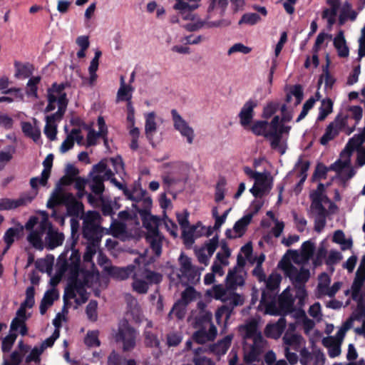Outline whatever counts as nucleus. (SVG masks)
<instances>
[{
    "instance_id": "1",
    "label": "nucleus",
    "mask_w": 365,
    "mask_h": 365,
    "mask_svg": "<svg viewBox=\"0 0 365 365\" xmlns=\"http://www.w3.org/2000/svg\"><path fill=\"white\" fill-rule=\"evenodd\" d=\"M303 97V93L300 87H294L287 95L286 106H282V112L283 116L279 118L274 116L268 123L266 120H257L248 128L253 133L257 135H262L269 141L271 148L281 155H283L287 148V139L291 126L287 122L292 118L290 112L287 113V110L299 105Z\"/></svg>"
},
{
    "instance_id": "2",
    "label": "nucleus",
    "mask_w": 365,
    "mask_h": 365,
    "mask_svg": "<svg viewBox=\"0 0 365 365\" xmlns=\"http://www.w3.org/2000/svg\"><path fill=\"white\" fill-rule=\"evenodd\" d=\"M80 254L77 250L71 252L69 261L66 260L65 255H61L57 262L58 270L56 274L51 277L50 284L54 287L61 280L62 276L66 272L70 273V284L66 290L64 299L66 301L73 299L77 304H81L88 299V293L86 287L93 286L98 279V274L94 272L86 274L78 270Z\"/></svg>"
},
{
    "instance_id": "3",
    "label": "nucleus",
    "mask_w": 365,
    "mask_h": 365,
    "mask_svg": "<svg viewBox=\"0 0 365 365\" xmlns=\"http://www.w3.org/2000/svg\"><path fill=\"white\" fill-rule=\"evenodd\" d=\"M314 245L310 241L304 242L301 247V253L296 250L288 251L279 262L278 267L295 284H304L310 277L308 269L304 264L308 262L313 255Z\"/></svg>"
},
{
    "instance_id": "4",
    "label": "nucleus",
    "mask_w": 365,
    "mask_h": 365,
    "mask_svg": "<svg viewBox=\"0 0 365 365\" xmlns=\"http://www.w3.org/2000/svg\"><path fill=\"white\" fill-rule=\"evenodd\" d=\"M365 141V127L359 135H354L349 140L344 150L341 153L337 161L331 165V169L334 170L342 180L351 178L356 173L351 166V155L354 150H357L356 164L359 167L365 165V150L359 147Z\"/></svg>"
},
{
    "instance_id": "5",
    "label": "nucleus",
    "mask_w": 365,
    "mask_h": 365,
    "mask_svg": "<svg viewBox=\"0 0 365 365\" xmlns=\"http://www.w3.org/2000/svg\"><path fill=\"white\" fill-rule=\"evenodd\" d=\"M68 104L66 94L64 92L63 85L53 84L48 91V105L46 112L57 110L51 115L46 118L44 133L51 140H53L56 136V120L63 115Z\"/></svg>"
},
{
    "instance_id": "6",
    "label": "nucleus",
    "mask_w": 365,
    "mask_h": 365,
    "mask_svg": "<svg viewBox=\"0 0 365 365\" xmlns=\"http://www.w3.org/2000/svg\"><path fill=\"white\" fill-rule=\"evenodd\" d=\"M240 331L246 339V344L250 345L249 349L245 348V360L248 363L258 361L265 346V341L257 331L256 322L253 320L242 326Z\"/></svg>"
},
{
    "instance_id": "7",
    "label": "nucleus",
    "mask_w": 365,
    "mask_h": 365,
    "mask_svg": "<svg viewBox=\"0 0 365 365\" xmlns=\"http://www.w3.org/2000/svg\"><path fill=\"white\" fill-rule=\"evenodd\" d=\"M113 175L114 173L112 170L106 168L104 161H101L100 163L95 165L91 173V180L90 182V187L92 191L97 195L101 194L104 190L103 181L110 180L115 186L120 190H123L124 194L128 199L135 200L136 197L134 196L133 193H131L128 189L124 188L122 184L113 178Z\"/></svg>"
},
{
    "instance_id": "8",
    "label": "nucleus",
    "mask_w": 365,
    "mask_h": 365,
    "mask_svg": "<svg viewBox=\"0 0 365 365\" xmlns=\"http://www.w3.org/2000/svg\"><path fill=\"white\" fill-rule=\"evenodd\" d=\"M179 268H175L170 274V277L175 284L195 283L200 281L201 270L193 266L191 259L181 253L178 258Z\"/></svg>"
},
{
    "instance_id": "9",
    "label": "nucleus",
    "mask_w": 365,
    "mask_h": 365,
    "mask_svg": "<svg viewBox=\"0 0 365 365\" xmlns=\"http://www.w3.org/2000/svg\"><path fill=\"white\" fill-rule=\"evenodd\" d=\"M293 301L294 299L289 288H287L279 296L278 302L276 301L274 294L267 297L266 293L264 292L259 305V309L264 312V314L278 315L282 312L289 310Z\"/></svg>"
},
{
    "instance_id": "10",
    "label": "nucleus",
    "mask_w": 365,
    "mask_h": 365,
    "mask_svg": "<svg viewBox=\"0 0 365 365\" xmlns=\"http://www.w3.org/2000/svg\"><path fill=\"white\" fill-rule=\"evenodd\" d=\"M324 185L319 184L317 190L311 193L310 197L312 200V211L315 215V230L321 232L326 224L327 208L329 206L330 202L324 195Z\"/></svg>"
},
{
    "instance_id": "11",
    "label": "nucleus",
    "mask_w": 365,
    "mask_h": 365,
    "mask_svg": "<svg viewBox=\"0 0 365 365\" xmlns=\"http://www.w3.org/2000/svg\"><path fill=\"white\" fill-rule=\"evenodd\" d=\"M41 214L42 219L39 223L38 217H31L25 225L26 230L30 231L27 236L29 242L38 250L43 249L42 237L45 230L50 225L47 214L45 212H41Z\"/></svg>"
},
{
    "instance_id": "12",
    "label": "nucleus",
    "mask_w": 365,
    "mask_h": 365,
    "mask_svg": "<svg viewBox=\"0 0 365 365\" xmlns=\"http://www.w3.org/2000/svg\"><path fill=\"white\" fill-rule=\"evenodd\" d=\"M356 317L351 316L339 328L335 336L324 337L322 339V344L327 349L328 354L331 358H335L341 354V344L346 334L352 326Z\"/></svg>"
},
{
    "instance_id": "13",
    "label": "nucleus",
    "mask_w": 365,
    "mask_h": 365,
    "mask_svg": "<svg viewBox=\"0 0 365 365\" xmlns=\"http://www.w3.org/2000/svg\"><path fill=\"white\" fill-rule=\"evenodd\" d=\"M60 204L66 205L70 215H78L82 210V204L73 195L65 192L60 187H57L48 200L47 207L52 208Z\"/></svg>"
},
{
    "instance_id": "14",
    "label": "nucleus",
    "mask_w": 365,
    "mask_h": 365,
    "mask_svg": "<svg viewBox=\"0 0 365 365\" xmlns=\"http://www.w3.org/2000/svg\"><path fill=\"white\" fill-rule=\"evenodd\" d=\"M231 289L228 287L225 289L222 285H215L207 290L206 295L225 303V306L229 307L232 312L235 307L241 306L244 303L245 298Z\"/></svg>"
},
{
    "instance_id": "15",
    "label": "nucleus",
    "mask_w": 365,
    "mask_h": 365,
    "mask_svg": "<svg viewBox=\"0 0 365 365\" xmlns=\"http://www.w3.org/2000/svg\"><path fill=\"white\" fill-rule=\"evenodd\" d=\"M114 338L116 342L122 345L124 351H131L136 345L138 332L128 324L127 321H122L119 324Z\"/></svg>"
},
{
    "instance_id": "16",
    "label": "nucleus",
    "mask_w": 365,
    "mask_h": 365,
    "mask_svg": "<svg viewBox=\"0 0 365 365\" xmlns=\"http://www.w3.org/2000/svg\"><path fill=\"white\" fill-rule=\"evenodd\" d=\"M161 279L160 274L151 271L145 270L141 273L137 272L133 277V287L135 292L144 294L148 291L149 284L158 283Z\"/></svg>"
},
{
    "instance_id": "17",
    "label": "nucleus",
    "mask_w": 365,
    "mask_h": 365,
    "mask_svg": "<svg viewBox=\"0 0 365 365\" xmlns=\"http://www.w3.org/2000/svg\"><path fill=\"white\" fill-rule=\"evenodd\" d=\"M100 215L97 212H88L83 218V236L88 240H96L100 230Z\"/></svg>"
},
{
    "instance_id": "18",
    "label": "nucleus",
    "mask_w": 365,
    "mask_h": 365,
    "mask_svg": "<svg viewBox=\"0 0 365 365\" xmlns=\"http://www.w3.org/2000/svg\"><path fill=\"white\" fill-rule=\"evenodd\" d=\"M171 115L175 129L188 144H192L195 137L194 129L175 110L171 111Z\"/></svg>"
},
{
    "instance_id": "19",
    "label": "nucleus",
    "mask_w": 365,
    "mask_h": 365,
    "mask_svg": "<svg viewBox=\"0 0 365 365\" xmlns=\"http://www.w3.org/2000/svg\"><path fill=\"white\" fill-rule=\"evenodd\" d=\"M254 180L255 183L250 189V192L255 197L268 194L272 187L273 179L269 173H261Z\"/></svg>"
},
{
    "instance_id": "20",
    "label": "nucleus",
    "mask_w": 365,
    "mask_h": 365,
    "mask_svg": "<svg viewBox=\"0 0 365 365\" xmlns=\"http://www.w3.org/2000/svg\"><path fill=\"white\" fill-rule=\"evenodd\" d=\"M218 245L217 237L210 239L207 243L200 247H196L195 255L198 261L205 265H207L210 257L215 252Z\"/></svg>"
},
{
    "instance_id": "21",
    "label": "nucleus",
    "mask_w": 365,
    "mask_h": 365,
    "mask_svg": "<svg viewBox=\"0 0 365 365\" xmlns=\"http://www.w3.org/2000/svg\"><path fill=\"white\" fill-rule=\"evenodd\" d=\"M330 282L331 278L327 274L322 273L319 275L317 286V294L319 296L327 295L333 297L341 287V282H335L330 287Z\"/></svg>"
},
{
    "instance_id": "22",
    "label": "nucleus",
    "mask_w": 365,
    "mask_h": 365,
    "mask_svg": "<svg viewBox=\"0 0 365 365\" xmlns=\"http://www.w3.org/2000/svg\"><path fill=\"white\" fill-rule=\"evenodd\" d=\"M163 240V237L158 235H156L152 240H150V250H146L142 255L140 256L139 258L135 259V262L138 264L150 263L154 259V257L150 256V252H153L155 257H159L161 254V246Z\"/></svg>"
},
{
    "instance_id": "23",
    "label": "nucleus",
    "mask_w": 365,
    "mask_h": 365,
    "mask_svg": "<svg viewBox=\"0 0 365 365\" xmlns=\"http://www.w3.org/2000/svg\"><path fill=\"white\" fill-rule=\"evenodd\" d=\"M230 255V249L225 245H223L221 250L217 254L216 259L212 266V271L215 274L220 277L224 274V268L229 264L228 258Z\"/></svg>"
},
{
    "instance_id": "24",
    "label": "nucleus",
    "mask_w": 365,
    "mask_h": 365,
    "mask_svg": "<svg viewBox=\"0 0 365 365\" xmlns=\"http://www.w3.org/2000/svg\"><path fill=\"white\" fill-rule=\"evenodd\" d=\"M243 267L237 264L233 269L228 272L226 277V284L228 288L236 289L244 284L246 272Z\"/></svg>"
},
{
    "instance_id": "25",
    "label": "nucleus",
    "mask_w": 365,
    "mask_h": 365,
    "mask_svg": "<svg viewBox=\"0 0 365 365\" xmlns=\"http://www.w3.org/2000/svg\"><path fill=\"white\" fill-rule=\"evenodd\" d=\"M252 218V214H247L237 220L231 229L226 230V236L229 238H237L242 237L250 223Z\"/></svg>"
},
{
    "instance_id": "26",
    "label": "nucleus",
    "mask_w": 365,
    "mask_h": 365,
    "mask_svg": "<svg viewBox=\"0 0 365 365\" xmlns=\"http://www.w3.org/2000/svg\"><path fill=\"white\" fill-rule=\"evenodd\" d=\"M53 156L49 154L43 162V170L40 177L33 178L31 181L32 188L36 189L38 185L45 186L50 176L51 169L53 164Z\"/></svg>"
},
{
    "instance_id": "27",
    "label": "nucleus",
    "mask_w": 365,
    "mask_h": 365,
    "mask_svg": "<svg viewBox=\"0 0 365 365\" xmlns=\"http://www.w3.org/2000/svg\"><path fill=\"white\" fill-rule=\"evenodd\" d=\"M256 106L257 104L255 101H248L244 104L240 112V122L246 129H248V128L252 124V120L254 117V108Z\"/></svg>"
},
{
    "instance_id": "28",
    "label": "nucleus",
    "mask_w": 365,
    "mask_h": 365,
    "mask_svg": "<svg viewBox=\"0 0 365 365\" xmlns=\"http://www.w3.org/2000/svg\"><path fill=\"white\" fill-rule=\"evenodd\" d=\"M297 324L303 327L304 332L309 336L310 341L312 344L320 338V332L314 329V322L308 319L304 313L300 314V317L297 319Z\"/></svg>"
},
{
    "instance_id": "29",
    "label": "nucleus",
    "mask_w": 365,
    "mask_h": 365,
    "mask_svg": "<svg viewBox=\"0 0 365 365\" xmlns=\"http://www.w3.org/2000/svg\"><path fill=\"white\" fill-rule=\"evenodd\" d=\"M173 9L178 11L181 16L197 9L201 0H174Z\"/></svg>"
},
{
    "instance_id": "30",
    "label": "nucleus",
    "mask_w": 365,
    "mask_h": 365,
    "mask_svg": "<svg viewBox=\"0 0 365 365\" xmlns=\"http://www.w3.org/2000/svg\"><path fill=\"white\" fill-rule=\"evenodd\" d=\"M88 202L93 206H101L103 213L105 215H110L114 210H116L119 208V206L116 202H109L106 200L102 197H100V199L97 200L92 195L89 194L88 195Z\"/></svg>"
},
{
    "instance_id": "31",
    "label": "nucleus",
    "mask_w": 365,
    "mask_h": 365,
    "mask_svg": "<svg viewBox=\"0 0 365 365\" xmlns=\"http://www.w3.org/2000/svg\"><path fill=\"white\" fill-rule=\"evenodd\" d=\"M91 242L87 245L86 247V251L83 256V260L85 262L88 263V267L90 268V270L86 271L83 269H81V270L83 271L86 274L91 273L94 272L98 274V279H99V274L95 271L94 269V265L91 263V259L93 257V255L96 253L98 248V243L96 240H90ZM78 270L80 271V269L78 268ZM98 280V279H97ZM93 283V285L97 282Z\"/></svg>"
},
{
    "instance_id": "32",
    "label": "nucleus",
    "mask_w": 365,
    "mask_h": 365,
    "mask_svg": "<svg viewBox=\"0 0 365 365\" xmlns=\"http://www.w3.org/2000/svg\"><path fill=\"white\" fill-rule=\"evenodd\" d=\"M331 39L338 56L341 58L347 57L349 54V49L346 43L344 31L340 30Z\"/></svg>"
},
{
    "instance_id": "33",
    "label": "nucleus",
    "mask_w": 365,
    "mask_h": 365,
    "mask_svg": "<svg viewBox=\"0 0 365 365\" xmlns=\"http://www.w3.org/2000/svg\"><path fill=\"white\" fill-rule=\"evenodd\" d=\"M187 22L184 26L190 31H197L205 27V21L192 11L182 16Z\"/></svg>"
},
{
    "instance_id": "34",
    "label": "nucleus",
    "mask_w": 365,
    "mask_h": 365,
    "mask_svg": "<svg viewBox=\"0 0 365 365\" xmlns=\"http://www.w3.org/2000/svg\"><path fill=\"white\" fill-rule=\"evenodd\" d=\"M336 126L341 131H344L349 134L353 130L356 125L355 123L346 115L344 112L339 113L334 120Z\"/></svg>"
},
{
    "instance_id": "35",
    "label": "nucleus",
    "mask_w": 365,
    "mask_h": 365,
    "mask_svg": "<svg viewBox=\"0 0 365 365\" xmlns=\"http://www.w3.org/2000/svg\"><path fill=\"white\" fill-rule=\"evenodd\" d=\"M327 4L329 8L324 10L322 18L327 20L328 24L331 26L336 21L340 3L339 0H327Z\"/></svg>"
},
{
    "instance_id": "36",
    "label": "nucleus",
    "mask_w": 365,
    "mask_h": 365,
    "mask_svg": "<svg viewBox=\"0 0 365 365\" xmlns=\"http://www.w3.org/2000/svg\"><path fill=\"white\" fill-rule=\"evenodd\" d=\"M83 135H81L80 131L77 129L73 130L71 133L67 136L66 140L62 143L60 147V151L62 153L67 152L74 145V142L78 144L83 143Z\"/></svg>"
},
{
    "instance_id": "37",
    "label": "nucleus",
    "mask_w": 365,
    "mask_h": 365,
    "mask_svg": "<svg viewBox=\"0 0 365 365\" xmlns=\"http://www.w3.org/2000/svg\"><path fill=\"white\" fill-rule=\"evenodd\" d=\"M48 230L46 237L48 247L50 249H53L60 246L64 240V236L62 233L58 232L52 229L51 225L48 227Z\"/></svg>"
},
{
    "instance_id": "38",
    "label": "nucleus",
    "mask_w": 365,
    "mask_h": 365,
    "mask_svg": "<svg viewBox=\"0 0 365 365\" xmlns=\"http://www.w3.org/2000/svg\"><path fill=\"white\" fill-rule=\"evenodd\" d=\"M281 279H282V277L280 276V274L275 273V272L272 273L269 276L267 281L265 282L266 290L262 292V294L264 292H265L267 297H269V296L273 295V294H274V296H275V293L277 291V289L279 287Z\"/></svg>"
},
{
    "instance_id": "39",
    "label": "nucleus",
    "mask_w": 365,
    "mask_h": 365,
    "mask_svg": "<svg viewBox=\"0 0 365 365\" xmlns=\"http://www.w3.org/2000/svg\"><path fill=\"white\" fill-rule=\"evenodd\" d=\"M145 131L147 137L151 138L157 131V115L154 112L145 114Z\"/></svg>"
},
{
    "instance_id": "40",
    "label": "nucleus",
    "mask_w": 365,
    "mask_h": 365,
    "mask_svg": "<svg viewBox=\"0 0 365 365\" xmlns=\"http://www.w3.org/2000/svg\"><path fill=\"white\" fill-rule=\"evenodd\" d=\"M58 297V292L54 287H51L45 293L40 307L41 314L46 312L48 307L52 305L53 302L57 299Z\"/></svg>"
},
{
    "instance_id": "41",
    "label": "nucleus",
    "mask_w": 365,
    "mask_h": 365,
    "mask_svg": "<svg viewBox=\"0 0 365 365\" xmlns=\"http://www.w3.org/2000/svg\"><path fill=\"white\" fill-rule=\"evenodd\" d=\"M192 166L185 162H178L173 164V173L178 175V180L185 181L191 173Z\"/></svg>"
},
{
    "instance_id": "42",
    "label": "nucleus",
    "mask_w": 365,
    "mask_h": 365,
    "mask_svg": "<svg viewBox=\"0 0 365 365\" xmlns=\"http://www.w3.org/2000/svg\"><path fill=\"white\" fill-rule=\"evenodd\" d=\"M285 320L280 318L276 324H268L265 329L266 335L274 339L279 338L285 327Z\"/></svg>"
},
{
    "instance_id": "43",
    "label": "nucleus",
    "mask_w": 365,
    "mask_h": 365,
    "mask_svg": "<svg viewBox=\"0 0 365 365\" xmlns=\"http://www.w3.org/2000/svg\"><path fill=\"white\" fill-rule=\"evenodd\" d=\"M133 93V88L130 85H126L124 82V78H120V86L118 91L116 101L130 102Z\"/></svg>"
},
{
    "instance_id": "44",
    "label": "nucleus",
    "mask_w": 365,
    "mask_h": 365,
    "mask_svg": "<svg viewBox=\"0 0 365 365\" xmlns=\"http://www.w3.org/2000/svg\"><path fill=\"white\" fill-rule=\"evenodd\" d=\"M325 357L320 351H314L312 354L304 356L301 359L303 365H324Z\"/></svg>"
},
{
    "instance_id": "45",
    "label": "nucleus",
    "mask_w": 365,
    "mask_h": 365,
    "mask_svg": "<svg viewBox=\"0 0 365 365\" xmlns=\"http://www.w3.org/2000/svg\"><path fill=\"white\" fill-rule=\"evenodd\" d=\"M283 339L287 346L295 350H298L304 346L303 338L297 334L286 333Z\"/></svg>"
},
{
    "instance_id": "46",
    "label": "nucleus",
    "mask_w": 365,
    "mask_h": 365,
    "mask_svg": "<svg viewBox=\"0 0 365 365\" xmlns=\"http://www.w3.org/2000/svg\"><path fill=\"white\" fill-rule=\"evenodd\" d=\"M217 333V329L214 326H210L209 332L205 330L201 329L195 332L194 334V339L198 344H204L207 341L212 340Z\"/></svg>"
},
{
    "instance_id": "47",
    "label": "nucleus",
    "mask_w": 365,
    "mask_h": 365,
    "mask_svg": "<svg viewBox=\"0 0 365 365\" xmlns=\"http://www.w3.org/2000/svg\"><path fill=\"white\" fill-rule=\"evenodd\" d=\"M22 130L26 135L31 137L35 142L38 141L41 136V131L36 121H34V124L23 123Z\"/></svg>"
},
{
    "instance_id": "48",
    "label": "nucleus",
    "mask_w": 365,
    "mask_h": 365,
    "mask_svg": "<svg viewBox=\"0 0 365 365\" xmlns=\"http://www.w3.org/2000/svg\"><path fill=\"white\" fill-rule=\"evenodd\" d=\"M340 131V129L336 126L334 122H331L327 126L324 134L321 138L320 143L324 145H327L330 140L334 139Z\"/></svg>"
},
{
    "instance_id": "49",
    "label": "nucleus",
    "mask_w": 365,
    "mask_h": 365,
    "mask_svg": "<svg viewBox=\"0 0 365 365\" xmlns=\"http://www.w3.org/2000/svg\"><path fill=\"white\" fill-rule=\"evenodd\" d=\"M333 242L340 245L341 250H349L352 246L351 238H346L341 230H336L333 235Z\"/></svg>"
},
{
    "instance_id": "50",
    "label": "nucleus",
    "mask_w": 365,
    "mask_h": 365,
    "mask_svg": "<svg viewBox=\"0 0 365 365\" xmlns=\"http://www.w3.org/2000/svg\"><path fill=\"white\" fill-rule=\"evenodd\" d=\"M101 56V52L100 51H96L95 53V56L91 61L89 68H88V72H89V83L90 84L93 85L96 79H97V74L96 71L98 68L99 65V58Z\"/></svg>"
},
{
    "instance_id": "51",
    "label": "nucleus",
    "mask_w": 365,
    "mask_h": 365,
    "mask_svg": "<svg viewBox=\"0 0 365 365\" xmlns=\"http://www.w3.org/2000/svg\"><path fill=\"white\" fill-rule=\"evenodd\" d=\"M15 77L19 79H25L29 78L33 71V67L30 64H23L15 63Z\"/></svg>"
},
{
    "instance_id": "52",
    "label": "nucleus",
    "mask_w": 365,
    "mask_h": 365,
    "mask_svg": "<svg viewBox=\"0 0 365 365\" xmlns=\"http://www.w3.org/2000/svg\"><path fill=\"white\" fill-rule=\"evenodd\" d=\"M53 262L54 257L51 255H48L45 258L38 259L36 262V265L40 271L46 272L48 275H51Z\"/></svg>"
},
{
    "instance_id": "53",
    "label": "nucleus",
    "mask_w": 365,
    "mask_h": 365,
    "mask_svg": "<svg viewBox=\"0 0 365 365\" xmlns=\"http://www.w3.org/2000/svg\"><path fill=\"white\" fill-rule=\"evenodd\" d=\"M333 102L329 98L323 99L319 107V113L317 117L318 120H323L332 112Z\"/></svg>"
},
{
    "instance_id": "54",
    "label": "nucleus",
    "mask_w": 365,
    "mask_h": 365,
    "mask_svg": "<svg viewBox=\"0 0 365 365\" xmlns=\"http://www.w3.org/2000/svg\"><path fill=\"white\" fill-rule=\"evenodd\" d=\"M357 16V13L351 9L350 3L346 1L343 6L341 14L339 16V21L342 24L346 19H349L354 21Z\"/></svg>"
},
{
    "instance_id": "55",
    "label": "nucleus",
    "mask_w": 365,
    "mask_h": 365,
    "mask_svg": "<svg viewBox=\"0 0 365 365\" xmlns=\"http://www.w3.org/2000/svg\"><path fill=\"white\" fill-rule=\"evenodd\" d=\"M252 247L250 244L244 245L237 257V264L244 266L246 261L252 262Z\"/></svg>"
},
{
    "instance_id": "56",
    "label": "nucleus",
    "mask_w": 365,
    "mask_h": 365,
    "mask_svg": "<svg viewBox=\"0 0 365 365\" xmlns=\"http://www.w3.org/2000/svg\"><path fill=\"white\" fill-rule=\"evenodd\" d=\"M105 165L106 168L111 170V168H113L116 174H118L120 176H122L124 174V166L122 161V159L120 157H117L115 158H111L110 160L105 163Z\"/></svg>"
},
{
    "instance_id": "57",
    "label": "nucleus",
    "mask_w": 365,
    "mask_h": 365,
    "mask_svg": "<svg viewBox=\"0 0 365 365\" xmlns=\"http://www.w3.org/2000/svg\"><path fill=\"white\" fill-rule=\"evenodd\" d=\"M231 336H225L222 341L212 347V351L217 355L225 354L230 346Z\"/></svg>"
},
{
    "instance_id": "58",
    "label": "nucleus",
    "mask_w": 365,
    "mask_h": 365,
    "mask_svg": "<svg viewBox=\"0 0 365 365\" xmlns=\"http://www.w3.org/2000/svg\"><path fill=\"white\" fill-rule=\"evenodd\" d=\"M335 82L334 78L329 73L327 67L323 71L319 80V85L324 83V89L327 91L332 88Z\"/></svg>"
},
{
    "instance_id": "59",
    "label": "nucleus",
    "mask_w": 365,
    "mask_h": 365,
    "mask_svg": "<svg viewBox=\"0 0 365 365\" xmlns=\"http://www.w3.org/2000/svg\"><path fill=\"white\" fill-rule=\"evenodd\" d=\"M260 16L255 13H246L242 15V18L239 21V25H249L254 26L261 21Z\"/></svg>"
},
{
    "instance_id": "60",
    "label": "nucleus",
    "mask_w": 365,
    "mask_h": 365,
    "mask_svg": "<svg viewBox=\"0 0 365 365\" xmlns=\"http://www.w3.org/2000/svg\"><path fill=\"white\" fill-rule=\"evenodd\" d=\"M345 113L349 115V118L356 124L362 118L363 110L360 106H350Z\"/></svg>"
},
{
    "instance_id": "61",
    "label": "nucleus",
    "mask_w": 365,
    "mask_h": 365,
    "mask_svg": "<svg viewBox=\"0 0 365 365\" xmlns=\"http://www.w3.org/2000/svg\"><path fill=\"white\" fill-rule=\"evenodd\" d=\"M252 51V48L244 45L242 43H237L233 44L227 50V54L229 56L236 53H240L242 54H248Z\"/></svg>"
},
{
    "instance_id": "62",
    "label": "nucleus",
    "mask_w": 365,
    "mask_h": 365,
    "mask_svg": "<svg viewBox=\"0 0 365 365\" xmlns=\"http://www.w3.org/2000/svg\"><path fill=\"white\" fill-rule=\"evenodd\" d=\"M332 38L331 35L325 33H320L315 41V43L314 46V50L315 52H317L322 47L327 44L328 41Z\"/></svg>"
},
{
    "instance_id": "63",
    "label": "nucleus",
    "mask_w": 365,
    "mask_h": 365,
    "mask_svg": "<svg viewBox=\"0 0 365 365\" xmlns=\"http://www.w3.org/2000/svg\"><path fill=\"white\" fill-rule=\"evenodd\" d=\"M133 267L128 266L124 268L113 267L111 273L118 279H127L133 272Z\"/></svg>"
},
{
    "instance_id": "64",
    "label": "nucleus",
    "mask_w": 365,
    "mask_h": 365,
    "mask_svg": "<svg viewBox=\"0 0 365 365\" xmlns=\"http://www.w3.org/2000/svg\"><path fill=\"white\" fill-rule=\"evenodd\" d=\"M66 175L61 178L63 184L68 185L76 178L78 174V170L72 165H68L66 166Z\"/></svg>"
}]
</instances>
